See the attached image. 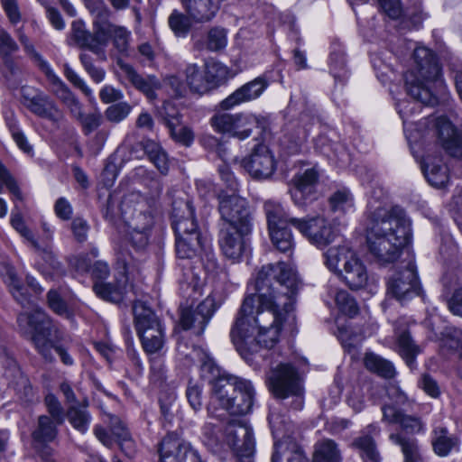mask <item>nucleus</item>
Segmentation results:
<instances>
[{
	"label": "nucleus",
	"instance_id": "1",
	"mask_svg": "<svg viewBox=\"0 0 462 462\" xmlns=\"http://www.w3.org/2000/svg\"><path fill=\"white\" fill-rule=\"evenodd\" d=\"M298 288L296 272L283 262L264 265L258 272L255 292L243 300L230 331L232 342L245 360L279 342L283 323L294 319Z\"/></svg>",
	"mask_w": 462,
	"mask_h": 462
},
{
	"label": "nucleus",
	"instance_id": "2",
	"mask_svg": "<svg viewBox=\"0 0 462 462\" xmlns=\"http://www.w3.org/2000/svg\"><path fill=\"white\" fill-rule=\"evenodd\" d=\"M411 238V221L402 208L379 207L371 212L366 243L369 252L379 263H394Z\"/></svg>",
	"mask_w": 462,
	"mask_h": 462
},
{
	"label": "nucleus",
	"instance_id": "3",
	"mask_svg": "<svg viewBox=\"0 0 462 462\" xmlns=\"http://www.w3.org/2000/svg\"><path fill=\"white\" fill-rule=\"evenodd\" d=\"M435 60H437L436 53ZM455 99L435 60V137L448 154L455 158H462V131L448 118L455 112Z\"/></svg>",
	"mask_w": 462,
	"mask_h": 462
},
{
	"label": "nucleus",
	"instance_id": "4",
	"mask_svg": "<svg viewBox=\"0 0 462 462\" xmlns=\"http://www.w3.org/2000/svg\"><path fill=\"white\" fill-rule=\"evenodd\" d=\"M254 396L250 381L237 376L220 378L214 384L208 412L218 420L225 418V411L230 415H245L253 407Z\"/></svg>",
	"mask_w": 462,
	"mask_h": 462
},
{
	"label": "nucleus",
	"instance_id": "5",
	"mask_svg": "<svg viewBox=\"0 0 462 462\" xmlns=\"http://www.w3.org/2000/svg\"><path fill=\"white\" fill-rule=\"evenodd\" d=\"M17 323L21 332L31 337L36 350L45 361L54 360L51 353L54 348L65 365H73V358L67 350L62 346L54 345L51 340V336L57 328L44 311L36 309L31 313H21L17 317Z\"/></svg>",
	"mask_w": 462,
	"mask_h": 462
},
{
	"label": "nucleus",
	"instance_id": "6",
	"mask_svg": "<svg viewBox=\"0 0 462 462\" xmlns=\"http://www.w3.org/2000/svg\"><path fill=\"white\" fill-rule=\"evenodd\" d=\"M172 227L176 235V254L179 258L194 257L203 247V239L189 200L172 202Z\"/></svg>",
	"mask_w": 462,
	"mask_h": 462
},
{
	"label": "nucleus",
	"instance_id": "7",
	"mask_svg": "<svg viewBox=\"0 0 462 462\" xmlns=\"http://www.w3.org/2000/svg\"><path fill=\"white\" fill-rule=\"evenodd\" d=\"M415 67L405 76L408 94L425 106H430L433 98V54L430 49L418 47L413 52Z\"/></svg>",
	"mask_w": 462,
	"mask_h": 462
},
{
	"label": "nucleus",
	"instance_id": "8",
	"mask_svg": "<svg viewBox=\"0 0 462 462\" xmlns=\"http://www.w3.org/2000/svg\"><path fill=\"white\" fill-rule=\"evenodd\" d=\"M133 312L135 328L143 350L150 355L159 353L165 344L164 328L161 320L143 301L134 302Z\"/></svg>",
	"mask_w": 462,
	"mask_h": 462
},
{
	"label": "nucleus",
	"instance_id": "9",
	"mask_svg": "<svg viewBox=\"0 0 462 462\" xmlns=\"http://www.w3.org/2000/svg\"><path fill=\"white\" fill-rule=\"evenodd\" d=\"M411 149L416 161L420 165V170L430 186H433V180L430 174L433 173L432 139H433V118L429 116L420 120L416 128L407 136Z\"/></svg>",
	"mask_w": 462,
	"mask_h": 462
},
{
	"label": "nucleus",
	"instance_id": "10",
	"mask_svg": "<svg viewBox=\"0 0 462 462\" xmlns=\"http://www.w3.org/2000/svg\"><path fill=\"white\" fill-rule=\"evenodd\" d=\"M264 211L273 245L282 253H291L294 240L288 224L291 217L280 204L273 201L264 203Z\"/></svg>",
	"mask_w": 462,
	"mask_h": 462
},
{
	"label": "nucleus",
	"instance_id": "11",
	"mask_svg": "<svg viewBox=\"0 0 462 462\" xmlns=\"http://www.w3.org/2000/svg\"><path fill=\"white\" fill-rule=\"evenodd\" d=\"M227 445L236 457V462H253L255 442L253 429L245 421L233 420L225 428Z\"/></svg>",
	"mask_w": 462,
	"mask_h": 462
},
{
	"label": "nucleus",
	"instance_id": "12",
	"mask_svg": "<svg viewBox=\"0 0 462 462\" xmlns=\"http://www.w3.org/2000/svg\"><path fill=\"white\" fill-rule=\"evenodd\" d=\"M290 224L318 248L328 246L337 237V233L332 224L320 215L305 218L291 217Z\"/></svg>",
	"mask_w": 462,
	"mask_h": 462
},
{
	"label": "nucleus",
	"instance_id": "13",
	"mask_svg": "<svg viewBox=\"0 0 462 462\" xmlns=\"http://www.w3.org/2000/svg\"><path fill=\"white\" fill-rule=\"evenodd\" d=\"M420 283L414 263L411 260L388 278L387 294L404 302L420 294Z\"/></svg>",
	"mask_w": 462,
	"mask_h": 462
},
{
	"label": "nucleus",
	"instance_id": "14",
	"mask_svg": "<svg viewBox=\"0 0 462 462\" xmlns=\"http://www.w3.org/2000/svg\"><path fill=\"white\" fill-rule=\"evenodd\" d=\"M218 211L221 216L220 226H253L248 203L236 194H220Z\"/></svg>",
	"mask_w": 462,
	"mask_h": 462
},
{
	"label": "nucleus",
	"instance_id": "15",
	"mask_svg": "<svg viewBox=\"0 0 462 462\" xmlns=\"http://www.w3.org/2000/svg\"><path fill=\"white\" fill-rule=\"evenodd\" d=\"M23 105L35 116L47 119L52 123H58L62 117V111L56 102L43 91L23 86L21 88Z\"/></svg>",
	"mask_w": 462,
	"mask_h": 462
},
{
	"label": "nucleus",
	"instance_id": "16",
	"mask_svg": "<svg viewBox=\"0 0 462 462\" xmlns=\"http://www.w3.org/2000/svg\"><path fill=\"white\" fill-rule=\"evenodd\" d=\"M267 383L273 393L281 399L296 395L300 391L297 370L286 363H281L270 370Z\"/></svg>",
	"mask_w": 462,
	"mask_h": 462
},
{
	"label": "nucleus",
	"instance_id": "17",
	"mask_svg": "<svg viewBox=\"0 0 462 462\" xmlns=\"http://www.w3.org/2000/svg\"><path fill=\"white\" fill-rule=\"evenodd\" d=\"M251 227L220 226L218 243L223 254L238 261L249 248Z\"/></svg>",
	"mask_w": 462,
	"mask_h": 462
},
{
	"label": "nucleus",
	"instance_id": "18",
	"mask_svg": "<svg viewBox=\"0 0 462 462\" xmlns=\"http://www.w3.org/2000/svg\"><path fill=\"white\" fill-rule=\"evenodd\" d=\"M242 166L255 180H266L276 170V161L269 148L262 143L255 145L252 153L242 161Z\"/></svg>",
	"mask_w": 462,
	"mask_h": 462
},
{
	"label": "nucleus",
	"instance_id": "19",
	"mask_svg": "<svg viewBox=\"0 0 462 462\" xmlns=\"http://www.w3.org/2000/svg\"><path fill=\"white\" fill-rule=\"evenodd\" d=\"M215 310L214 300L208 297L195 308L192 306L181 308L180 323L183 329H192L196 335L200 336Z\"/></svg>",
	"mask_w": 462,
	"mask_h": 462
},
{
	"label": "nucleus",
	"instance_id": "20",
	"mask_svg": "<svg viewBox=\"0 0 462 462\" xmlns=\"http://www.w3.org/2000/svg\"><path fill=\"white\" fill-rule=\"evenodd\" d=\"M93 32L86 28L82 20H75L71 23L69 39L81 49L90 51L96 55L101 52L100 44L105 43V30L97 22H92Z\"/></svg>",
	"mask_w": 462,
	"mask_h": 462
},
{
	"label": "nucleus",
	"instance_id": "21",
	"mask_svg": "<svg viewBox=\"0 0 462 462\" xmlns=\"http://www.w3.org/2000/svg\"><path fill=\"white\" fill-rule=\"evenodd\" d=\"M38 66L43 71L49 82L53 86L52 93L69 109L70 115L79 114V108L82 106L79 98L58 77L39 53H34Z\"/></svg>",
	"mask_w": 462,
	"mask_h": 462
},
{
	"label": "nucleus",
	"instance_id": "22",
	"mask_svg": "<svg viewBox=\"0 0 462 462\" xmlns=\"http://www.w3.org/2000/svg\"><path fill=\"white\" fill-rule=\"evenodd\" d=\"M159 451L161 462H184L188 455L191 462H204L196 451L190 449L189 444L172 433L163 438Z\"/></svg>",
	"mask_w": 462,
	"mask_h": 462
},
{
	"label": "nucleus",
	"instance_id": "23",
	"mask_svg": "<svg viewBox=\"0 0 462 462\" xmlns=\"http://www.w3.org/2000/svg\"><path fill=\"white\" fill-rule=\"evenodd\" d=\"M267 86V81L263 78L259 77L238 88L222 100L219 106L223 110H229L243 103L250 102L259 97Z\"/></svg>",
	"mask_w": 462,
	"mask_h": 462
},
{
	"label": "nucleus",
	"instance_id": "24",
	"mask_svg": "<svg viewBox=\"0 0 462 462\" xmlns=\"http://www.w3.org/2000/svg\"><path fill=\"white\" fill-rule=\"evenodd\" d=\"M318 180L319 173L314 169H308L293 178V188L291 189V195L296 205L304 206L315 199Z\"/></svg>",
	"mask_w": 462,
	"mask_h": 462
},
{
	"label": "nucleus",
	"instance_id": "25",
	"mask_svg": "<svg viewBox=\"0 0 462 462\" xmlns=\"http://www.w3.org/2000/svg\"><path fill=\"white\" fill-rule=\"evenodd\" d=\"M117 65L128 82L136 89L143 93L147 98L152 100L156 97L155 91L161 88L160 80L152 75L143 76L130 65L122 60H117Z\"/></svg>",
	"mask_w": 462,
	"mask_h": 462
},
{
	"label": "nucleus",
	"instance_id": "26",
	"mask_svg": "<svg viewBox=\"0 0 462 462\" xmlns=\"http://www.w3.org/2000/svg\"><path fill=\"white\" fill-rule=\"evenodd\" d=\"M223 1L180 0L186 14L197 23H205L212 21L218 13Z\"/></svg>",
	"mask_w": 462,
	"mask_h": 462
},
{
	"label": "nucleus",
	"instance_id": "27",
	"mask_svg": "<svg viewBox=\"0 0 462 462\" xmlns=\"http://www.w3.org/2000/svg\"><path fill=\"white\" fill-rule=\"evenodd\" d=\"M0 274L4 282L8 286L14 300L23 308H31L32 306V302L22 280L17 275L15 268L9 263H2L0 266Z\"/></svg>",
	"mask_w": 462,
	"mask_h": 462
},
{
	"label": "nucleus",
	"instance_id": "28",
	"mask_svg": "<svg viewBox=\"0 0 462 462\" xmlns=\"http://www.w3.org/2000/svg\"><path fill=\"white\" fill-rule=\"evenodd\" d=\"M383 421L389 424H399L401 429L406 432L414 434L422 429V423L418 417L407 415L400 408L393 404H384L382 407Z\"/></svg>",
	"mask_w": 462,
	"mask_h": 462
},
{
	"label": "nucleus",
	"instance_id": "29",
	"mask_svg": "<svg viewBox=\"0 0 462 462\" xmlns=\"http://www.w3.org/2000/svg\"><path fill=\"white\" fill-rule=\"evenodd\" d=\"M61 424L47 415L39 416L32 431L33 448L37 450L47 448V445L57 438L58 426Z\"/></svg>",
	"mask_w": 462,
	"mask_h": 462
},
{
	"label": "nucleus",
	"instance_id": "30",
	"mask_svg": "<svg viewBox=\"0 0 462 462\" xmlns=\"http://www.w3.org/2000/svg\"><path fill=\"white\" fill-rule=\"evenodd\" d=\"M102 27L105 30V43L100 44L101 52L98 57L102 60H106V56L105 53V48L107 46L110 39L113 41V45L115 49L119 53H126L129 47V40L131 32L124 26L116 25L109 22V20L102 24Z\"/></svg>",
	"mask_w": 462,
	"mask_h": 462
},
{
	"label": "nucleus",
	"instance_id": "31",
	"mask_svg": "<svg viewBox=\"0 0 462 462\" xmlns=\"http://www.w3.org/2000/svg\"><path fill=\"white\" fill-rule=\"evenodd\" d=\"M269 423L272 428L273 435L275 439L274 452L272 457V462H281L280 449L283 445L291 441L286 434L290 431V422L284 415L271 411L268 416Z\"/></svg>",
	"mask_w": 462,
	"mask_h": 462
},
{
	"label": "nucleus",
	"instance_id": "32",
	"mask_svg": "<svg viewBox=\"0 0 462 462\" xmlns=\"http://www.w3.org/2000/svg\"><path fill=\"white\" fill-rule=\"evenodd\" d=\"M338 277L351 290H360L364 288L368 282L366 266L358 255L345 269H340Z\"/></svg>",
	"mask_w": 462,
	"mask_h": 462
},
{
	"label": "nucleus",
	"instance_id": "33",
	"mask_svg": "<svg viewBox=\"0 0 462 462\" xmlns=\"http://www.w3.org/2000/svg\"><path fill=\"white\" fill-rule=\"evenodd\" d=\"M356 256L357 254L347 245L330 247L324 254L325 264L338 275L340 269H345Z\"/></svg>",
	"mask_w": 462,
	"mask_h": 462
},
{
	"label": "nucleus",
	"instance_id": "34",
	"mask_svg": "<svg viewBox=\"0 0 462 462\" xmlns=\"http://www.w3.org/2000/svg\"><path fill=\"white\" fill-rule=\"evenodd\" d=\"M356 256L357 254L347 245L330 247L324 254L325 264L338 275L340 269H345Z\"/></svg>",
	"mask_w": 462,
	"mask_h": 462
},
{
	"label": "nucleus",
	"instance_id": "35",
	"mask_svg": "<svg viewBox=\"0 0 462 462\" xmlns=\"http://www.w3.org/2000/svg\"><path fill=\"white\" fill-rule=\"evenodd\" d=\"M185 81L190 91L199 95L209 92L205 67L201 68L196 63H189L184 69Z\"/></svg>",
	"mask_w": 462,
	"mask_h": 462
},
{
	"label": "nucleus",
	"instance_id": "36",
	"mask_svg": "<svg viewBox=\"0 0 462 462\" xmlns=\"http://www.w3.org/2000/svg\"><path fill=\"white\" fill-rule=\"evenodd\" d=\"M139 208H134L130 212V208L126 200L122 203V214L124 218L127 221L128 228H134V230H148L152 225V215L150 211L143 209V205L139 204Z\"/></svg>",
	"mask_w": 462,
	"mask_h": 462
},
{
	"label": "nucleus",
	"instance_id": "37",
	"mask_svg": "<svg viewBox=\"0 0 462 462\" xmlns=\"http://www.w3.org/2000/svg\"><path fill=\"white\" fill-rule=\"evenodd\" d=\"M442 355L457 353L462 359V331L456 328H446L439 339Z\"/></svg>",
	"mask_w": 462,
	"mask_h": 462
},
{
	"label": "nucleus",
	"instance_id": "38",
	"mask_svg": "<svg viewBox=\"0 0 462 462\" xmlns=\"http://www.w3.org/2000/svg\"><path fill=\"white\" fill-rule=\"evenodd\" d=\"M109 423L112 434L122 451L126 456H132L134 452V443L124 422L116 416H111Z\"/></svg>",
	"mask_w": 462,
	"mask_h": 462
},
{
	"label": "nucleus",
	"instance_id": "39",
	"mask_svg": "<svg viewBox=\"0 0 462 462\" xmlns=\"http://www.w3.org/2000/svg\"><path fill=\"white\" fill-rule=\"evenodd\" d=\"M141 145L150 162L162 175H166L169 171V161L167 153L161 145L152 140H144L141 143Z\"/></svg>",
	"mask_w": 462,
	"mask_h": 462
},
{
	"label": "nucleus",
	"instance_id": "40",
	"mask_svg": "<svg viewBox=\"0 0 462 462\" xmlns=\"http://www.w3.org/2000/svg\"><path fill=\"white\" fill-rule=\"evenodd\" d=\"M193 39V48L197 51H202L205 48L210 51H217L226 46V32L223 28L213 27L208 32L207 42L201 40Z\"/></svg>",
	"mask_w": 462,
	"mask_h": 462
},
{
	"label": "nucleus",
	"instance_id": "41",
	"mask_svg": "<svg viewBox=\"0 0 462 462\" xmlns=\"http://www.w3.org/2000/svg\"><path fill=\"white\" fill-rule=\"evenodd\" d=\"M459 439L457 435L448 432L446 428L435 430V454L447 457L452 450L458 449Z\"/></svg>",
	"mask_w": 462,
	"mask_h": 462
},
{
	"label": "nucleus",
	"instance_id": "42",
	"mask_svg": "<svg viewBox=\"0 0 462 462\" xmlns=\"http://www.w3.org/2000/svg\"><path fill=\"white\" fill-rule=\"evenodd\" d=\"M397 350L400 356L405 360L407 365L413 367L415 357L420 353V347L414 344L409 331L397 332Z\"/></svg>",
	"mask_w": 462,
	"mask_h": 462
},
{
	"label": "nucleus",
	"instance_id": "43",
	"mask_svg": "<svg viewBox=\"0 0 462 462\" xmlns=\"http://www.w3.org/2000/svg\"><path fill=\"white\" fill-rule=\"evenodd\" d=\"M261 127V120L252 114L238 113L235 122L234 137L244 140L252 134L254 129Z\"/></svg>",
	"mask_w": 462,
	"mask_h": 462
},
{
	"label": "nucleus",
	"instance_id": "44",
	"mask_svg": "<svg viewBox=\"0 0 462 462\" xmlns=\"http://www.w3.org/2000/svg\"><path fill=\"white\" fill-rule=\"evenodd\" d=\"M313 462H341V454L332 439H323L315 446Z\"/></svg>",
	"mask_w": 462,
	"mask_h": 462
},
{
	"label": "nucleus",
	"instance_id": "45",
	"mask_svg": "<svg viewBox=\"0 0 462 462\" xmlns=\"http://www.w3.org/2000/svg\"><path fill=\"white\" fill-rule=\"evenodd\" d=\"M365 366L371 372L377 374L383 378H393L395 375V369L393 364L381 356L369 353L365 357Z\"/></svg>",
	"mask_w": 462,
	"mask_h": 462
},
{
	"label": "nucleus",
	"instance_id": "46",
	"mask_svg": "<svg viewBox=\"0 0 462 462\" xmlns=\"http://www.w3.org/2000/svg\"><path fill=\"white\" fill-rule=\"evenodd\" d=\"M204 67L209 90L216 88L228 78L229 69L221 62L208 61L205 63Z\"/></svg>",
	"mask_w": 462,
	"mask_h": 462
},
{
	"label": "nucleus",
	"instance_id": "47",
	"mask_svg": "<svg viewBox=\"0 0 462 462\" xmlns=\"http://www.w3.org/2000/svg\"><path fill=\"white\" fill-rule=\"evenodd\" d=\"M67 417L75 430L80 433L88 431L91 417L86 408L71 405L67 411Z\"/></svg>",
	"mask_w": 462,
	"mask_h": 462
},
{
	"label": "nucleus",
	"instance_id": "48",
	"mask_svg": "<svg viewBox=\"0 0 462 462\" xmlns=\"http://www.w3.org/2000/svg\"><path fill=\"white\" fill-rule=\"evenodd\" d=\"M71 116L79 122L85 135H89L96 131L103 122V116L100 112L95 111L85 115L82 111V106L79 108V114L73 113Z\"/></svg>",
	"mask_w": 462,
	"mask_h": 462
},
{
	"label": "nucleus",
	"instance_id": "49",
	"mask_svg": "<svg viewBox=\"0 0 462 462\" xmlns=\"http://www.w3.org/2000/svg\"><path fill=\"white\" fill-rule=\"evenodd\" d=\"M35 251L44 262V263L39 265L40 271L44 275L51 278L55 273L60 272L61 264L50 248H42L40 246V250Z\"/></svg>",
	"mask_w": 462,
	"mask_h": 462
},
{
	"label": "nucleus",
	"instance_id": "50",
	"mask_svg": "<svg viewBox=\"0 0 462 462\" xmlns=\"http://www.w3.org/2000/svg\"><path fill=\"white\" fill-rule=\"evenodd\" d=\"M354 445L362 451V457L365 462H380V454L375 443L368 435L361 436L355 439Z\"/></svg>",
	"mask_w": 462,
	"mask_h": 462
},
{
	"label": "nucleus",
	"instance_id": "51",
	"mask_svg": "<svg viewBox=\"0 0 462 462\" xmlns=\"http://www.w3.org/2000/svg\"><path fill=\"white\" fill-rule=\"evenodd\" d=\"M86 8L93 17V22L103 24L107 22L112 14V11L105 3V0H83Z\"/></svg>",
	"mask_w": 462,
	"mask_h": 462
},
{
	"label": "nucleus",
	"instance_id": "52",
	"mask_svg": "<svg viewBox=\"0 0 462 462\" xmlns=\"http://www.w3.org/2000/svg\"><path fill=\"white\" fill-rule=\"evenodd\" d=\"M390 439L402 447V451L404 455V462H417L419 453L417 445L413 439H406L399 433H392Z\"/></svg>",
	"mask_w": 462,
	"mask_h": 462
},
{
	"label": "nucleus",
	"instance_id": "53",
	"mask_svg": "<svg viewBox=\"0 0 462 462\" xmlns=\"http://www.w3.org/2000/svg\"><path fill=\"white\" fill-rule=\"evenodd\" d=\"M159 120L169 129L182 121V115L177 106L170 101H165L158 110Z\"/></svg>",
	"mask_w": 462,
	"mask_h": 462
},
{
	"label": "nucleus",
	"instance_id": "54",
	"mask_svg": "<svg viewBox=\"0 0 462 462\" xmlns=\"http://www.w3.org/2000/svg\"><path fill=\"white\" fill-rule=\"evenodd\" d=\"M176 397V393L173 391L162 392L161 393L159 399L161 413L163 420L167 423H171L177 411Z\"/></svg>",
	"mask_w": 462,
	"mask_h": 462
},
{
	"label": "nucleus",
	"instance_id": "55",
	"mask_svg": "<svg viewBox=\"0 0 462 462\" xmlns=\"http://www.w3.org/2000/svg\"><path fill=\"white\" fill-rule=\"evenodd\" d=\"M237 114L219 113L210 119L212 127L218 133L233 135Z\"/></svg>",
	"mask_w": 462,
	"mask_h": 462
},
{
	"label": "nucleus",
	"instance_id": "56",
	"mask_svg": "<svg viewBox=\"0 0 462 462\" xmlns=\"http://www.w3.org/2000/svg\"><path fill=\"white\" fill-rule=\"evenodd\" d=\"M93 290L98 297L107 301L119 302L123 298L122 289L111 283L96 282Z\"/></svg>",
	"mask_w": 462,
	"mask_h": 462
},
{
	"label": "nucleus",
	"instance_id": "57",
	"mask_svg": "<svg viewBox=\"0 0 462 462\" xmlns=\"http://www.w3.org/2000/svg\"><path fill=\"white\" fill-rule=\"evenodd\" d=\"M168 130L172 140L183 146L189 147L194 142L195 134L193 130L189 126L183 125L182 121Z\"/></svg>",
	"mask_w": 462,
	"mask_h": 462
},
{
	"label": "nucleus",
	"instance_id": "58",
	"mask_svg": "<svg viewBox=\"0 0 462 462\" xmlns=\"http://www.w3.org/2000/svg\"><path fill=\"white\" fill-rule=\"evenodd\" d=\"M335 301L344 314L354 317L358 313L359 309L356 300L346 291H337L335 295Z\"/></svg>",
	"mask_w": 462,
	"mask_h": 462
},
{
	"label": "nucleus",
	"instance_id": "59",
	"mask_svg": "<svg viewBox=\"0 0 462 462\" xmlns=\"http://www.w3.org/2000/svg\"><path fill=\"white\" fill-rule=\"evenodd\" d=\"M192 19L187 15L174 11L169 17V25L175 35L179 37L186 36L191 26Z\"/></svg>",
	"mask_w": 462,
	"mask_h": 462
},
{
	"label": "nucleus",
	"instance_id": "60",
	"mask_svg": "<svg viewBox=\"0 0 462 462\" xmlns=\"http://www.w3.org/2000/svg\"><path fill=\"white\" fill-rule=\"evenodd\" d=\"M11 225L23 238H25L31 244L34 250H40V245L35 240L32 232L25 225L20 213L12 214Z\"/></svg>",
	"mask_w": 462,
	"mask_h": 462
},
{
	"label": "nucleus",
	"instance_id": "61",
	"mask_svg": "<svg viewBox=\"0 0 462 462\" xmlns=\"http://www.w3.org/2000/svg\"><path fill=\"white\" fill-rule=\"evenodd\" d=\"M79 60L94 82L100 83L104 80L106 76L105 69L96 66L93 58L89 54L80 53Z\"/></svg>",
	"mask_w": 462,
	"mask_h": 462
},
{
	"label": "nucleus",
	"instance_id": "62",
	"mask_svg": "<svg viewBox=\"0 0 462 462\" xmlns=\"http://www.w3.org/2000/svg\"><path fill=\"white\" fill-rule=\"evenodd\" d=\"M131 109V106L126 102H119L109 106L105 111V116L109 122L117 124L129 115Z\"/></svg>",
	"mask_w": 462,
	"mask_h": 462
},
{
	"label": "nucleus",
	"instance_id": "63",
	"mask_svg": "<svg viewBox=\"0 0 462 462\" xmlns=\"http://www.w3.org/2000/svg\"><path fill=\"white\" fill-rule=\"evenodd\" d=\"M126 240L136 252L143 251L148 245V230L128 228Z\"/></svg>",
	"mask_w": 462,
	"mask_h": 462
},
{
	"label": "nucleus",
	"instance_id": "64",
	"mask_svg": "<svg viewBox=\"0 0 462 462\" xmlns=\"http://www.w3.org/2000/svg\"><path fill=\"white\" fill-rule=\"evenodd\" d=\"M203 386L198 383L189 382L186 390V396L190 407L199 411L203 404Z\"/></svg>",
	"mask_w": 462,
	"mask_h": 462
}]
</instances>
